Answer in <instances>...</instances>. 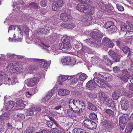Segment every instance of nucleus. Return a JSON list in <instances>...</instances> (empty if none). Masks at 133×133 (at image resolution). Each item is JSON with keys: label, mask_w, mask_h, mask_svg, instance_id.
Segmentation results:
<instances>
[{"label": "nucleus", "mask_w": 133, "mask_h": 133, "mask_svg": "<svg viewBox=\"0 0 133 133\" xmlns=\"http://www.w3.org/2000/svg\"><path fill=\"white\" fill-rule=\"evenodd\" d=\"M99 97L101 102L107 106L110 104V105H113L114 101L110 99H109L107 96L103 92H100L99 94Z\"/></svg>", "instance_id": "obj_1"}, {"label": "nucleus", "mask_w": 133, "mask_h": 133, "mask_svg": "<svg viewBox=\"0 0 133 133\" xmlns=\"http://www.w3.org/2000/svg\"><path fill=\"white\" fill-rule=\"evenodd\" d=\"M93 80L95 82L96 85L102 88L104 87V80L101 79V77H102V75L99 74H98L97 72H95Z\"/></svg>", "instance_id": "obj_2"}, {"label": "nucleus", "mask_w": 133, "mask_h": 133, "mask_svg": "<svg viewBox=\"0 0 133 133\" xmlns=\"http://www.w3.org/2000/svg\"><path fill=\"white\" fill-rule=\"evenodd\" d=\"M83 124L85 127L90 130H93L96 128V123L89 119H87L84 120Z\"/></svg>", "instance_id": "obj_3"}, {"label": "nucleus", "mask_w": 133, "mask_h": 133, "mask_svg": "<svg viewBox=\"0 0 133 133\" xmlns=\"http://www.w3.org/2000/svg\"><path fill=\"white\" fill-rule=\"evenodd\" d=\"M102 127L107 130H111L114 128L115 124L110 121L104 120L101 122Z\"/></svg>", "instance_id": "obj_4"}, {"label": "nucleus", "mask_w": 133, "mask_h": 133, "mask_svg": "<svg viewBox=\"0 0 133 133\" xmlns=\"http://www.w3.org/2000/svg\"><path fill=\"white\" fill-rule=\"evenodd\" d=\"M90 35L91 37L95 40V44H96V42L98 43L101 42V38L103 36L100 32L97 31H94L91 32Z\"/></svg>", "instance_id": "obj_5"}, {"label": "nucleus", "mask_w": 133, "mask_h": 133, "mask_svg": "<svg viewBox=\"0 0 133 133\" xmlns=\"http://www.w3.org/2000/svg\"><path fill=\"white\" fill-rule=\"evenodd\" d=\"M93 18L90 16L83 15L80 17L79 20L85 23L86 25H89L92 23Z\"/></svg>", "instance_id": "obj_6"}, {"label": "nucleus", "mask_w": 133, "mask_h": 133, "mask_svg": "<svg viewBox=\"0 0 133 133\" xmlns=\"http://www.w3.org/2000/svg\"><path fill=\"white\" fill-rule=\"evenodd\" d=\"M119 77L124 81H127L130 77L129 75L126 70H122L119 76Z\"/></svg>", "instance_id": "obj_7"}, {"label": "nucleus", "mask_w": 133, "mask_h": 133, "mask_svg": "<svg viewBox=\"0 0 133 133\" xmlns=\"http://www.w3.org/2000/svg\"><path fill=\"white\" fill-rule=\"evenodd\" d=\"M109 54L112 58L113 62H120V59L122 56L118 55L112 50H110L108 52Z\"/></svg>", "instance_id": "obj_8"}, {"label": "nucleus", "mask_w": 133, "mask_h": 133, "mask_svg": "<svg viewBox=\"0 0 133 133\" xmlns=\"http://www.w3.org/2000/svg\"><path fill=\"white\" fill-rule=\"evenodd\" d=\"M79 100H76L73 99H70L69 101V106L70 108L72 110L77 108L78 105L80 102Z\"/></svg>", "instance_id": "obj_9"}, {"label": "nucleus", "mask_w": 133, "mask_h": 133, "mask_svg": "<svg viewBox=\"0 0 133 133\" xmlns=\"http://www.w3.org/2000/svg\"><path fill=\"white\" fill-rule=\"evenodd\" d=\"M88 5L82 3H79L77 5V9L79 11L86 13L87 12Z\"/></svg>", "instance_id": "obj_10"}, {"label": "nucleus", "mask_w": 133, "mask_h": 133, "mask_svg": "<svg viewBox=\"0 0 133 133\" xmlns=\"http://www.w3.org/2000/svg\"><path fill=\"white\" fill-rule=\"evenodd\" d=\"M18 28V32L19 34V36H18V37L17 39L15 38V34L14 35V37L11 38L10 37L9 38V41L10 42H16L17 40L19 42L22 41V35L21 34V28L19 26H17Z\"/></svg>", "instance_id": "obj_11"}, {"label": "nucleus", "mask_w": 133, "mask_h": 133, "mask_svg": "<svg viewBox=\"0 0 133 133\" xmlns=\"http://www.w3.org/2000/svg\"><path fill=\"white\" fill-rule=\"evenodd\" d=\"M16 64L15 63H9L6 67L7 70L8 72H10L11 74L16 73L17 71H19L17 69H15L16 68Z\"/></svg>", "instance_id": "obj_12"}, {"label": "nucleus", "mask_w": 133, "mask_h": 133, "mask_svg": "<svg viewBox=\"0 0 133 133\" xmlns=\"http://www.w3.org/2000/svg\"><path fill=\"white\" fill-rule=\"evenodd\" d=\"M120 103L122 110L126 111L128 109L129 104L126 99L122 98L120 102Z\"/></svg>", "instance_id": "obj_13"}, {"label": "nucleus", "mask_w": 133, "mask_h": 133, "mask_svg": "<svg viewBox=\"0 0 133 133\" xmlns=\"http://www.w3.org/2000/svg\"><path fill=\"white\" fill-rule=\"evenodd\" d=\"M28 101H23L22 99L18 100L16 102L17 107L19 109L23 108L26 105V104H28Z\"/></svg>", "instance_id": "obj_14"}, {"label": "nucleus", "mask_w": 133, "mask_h": 133, "mask_svg": "<svg viewBox=\"0 0 133 133\" xmlns=\"http://www.w3.org/2000/svg\"><path fill=\"white\" fill-rule=\"evenodd\" d=\"M17 82H18V81L17 78L15 77H14L11 78L8 77L6 82H4V84H8L9 85H14Z\"/></svg>", "instance_id": "obj_15"}, {"label": "nucleus", "mask_w": 133, "mask_h": 133, "mask_svg": "<svg viewBox=\"0 0 133 133\" xmlns=\"http://www.w3.org/2000/svg\"><path fill=\"white\" fill-rule=\"evenodd\" d=\"M61 19L65 21H70L71 19V17L69 13H62L60 15Z\"/></svg>", "instance_id": "obj_16"}, {"label": "nucleus", "mask_w": 133, "mask_h": 133, "mask_svg": "<svg viewBox=\"0 0 133 133\" xmlns=\"http://www.w3.org/2000/svg\"><path fill=\"white\" fill-rule=\"evenodd\" d=\"M129 116L128 115L124 114L120 116L119 119V123H125L129 120Z\"/></svg>", "instance_id": "obj_17"}, {"label": "nucleus", "mask_w": 133, "mask_h": 133, "mask_svg": "<svg viewBox=\"0 0 133 133\" xmlns=\"http://www.w3.org/2000/svg\"><path fill=\"white\" fill-rule=\"evenodd\" d=\"M15 104L14 101H10L5 103L4 104V108L6 110H9L12 109L14 107Z\"/></svg>", "instance_id": "obj_18"}, {"label": "nucleus", "mask_w": 133, "mask_h": 133, "mask_svg": "<svg viewBox=\"0 0 133 133\" xmlns=\"http://www.w3.org/2000/svg\"><path fill=\"white\" fill-rule=\"evenodd\" d=\"M96 86L95 82L94 80H90L86 84L87 88L91 90L95 88Z\"/></svg>", "instance_id": "obj_19"}, {"label": "nucleus", "mask_w": 133, "mask_h": 133, "mask_svg": "<svg viewBox=\"0 0 133 133\" xmlns=\"http://www.w3.org/2000/svg\"><path fill=\"white\" fill-rule=\"evenodd\" d=\"M8 75L5 72L0 71V84L1 83L2 84V81H4V83L6 82L8 78Z\"/></svg>", "instance_id": "obj_20"}, {"label": "nucleus", "mask_w": 133, "mask_h": 133, "mask_svg": "<svg viewBox=\"0 0 133 133\" xmlns=\"http://www.w3.org/2000/svg\"><path fill=\"white\" fill-rule=\"evenodd\" d=\"M71 48V45L66 44L65 43L62 42L59 44V49L63 51H66Z\"/></svg>", "instance_id": "obj_21"}, {"label": "nucleus", "mask_w": 133, "mask_h": 133, "mask_svg": "<svg viewBox=\"0 0 133 133\" xmlns=\"http://www.w3.org/2000/svg\"><path fill=\"white\" fill-rule=\"evenodd\" d=\"M53 91L54 92V89H52L51 91L48 92L46 96L42 98V101L43 102H45L50 98L53 95Z\"/></svg>", "instance_id": "obj_22"}, {"label": "nucleus", "mask_w": 133, "mask_h": 133, "mask_svg": "<svg viewBox=\"0 0 133 133\" xmlns=\"http://www.w3.org/2000/svg\"><path fill=\"white\" fill-rule=\"evenodd\" d=\"M112 62H111L107 56H103L101 63L102 62L103 63H105L106 65H112L113 63Z\"/></svg>", "instance_id": "obj_23"}, {"label": "nucleus", "mask_w": 133, "mask_h": 133, "mask_svg": "<svg viewBox=\"0 0 133 133\" xmlns=\"http://www.w3.org/2000/svg\"><path fill=\"white\" fill-rule=\"evenodd\" d=\"M71 61V58L70 57H66L62 58L61 62L63 65H68Z\"/></svg>", "instance_id": "obj_24"}, {"label": "nucleus", "mask_w": 133, "mask_h": 133, "mask_svg": "<svg viewBox=\"0 0 133 133\" xmlns=\"http://www.w3.org/2000/svg\"><path fill=\"white\" fill-rule=\"evenodd\" d=\"M77 109L76 108L74 110H68L67 111V113L68 115L71 117H75L77 115Z\"/></svg>", "instance_id": "obj_25"}, {"label": "nucleus", "mask_w": 133, "mask_h": 133, "mask_svg": "<svg viewBox=\"0 0 133 133\" xmlns=\"http://www.w3.org/2000/svg\"><path fill=\"white\" fill-rule=\"evenodd\" d=\"M70 93L69 91L64 89H59L58 91V94L59 95L62 96H65L68 95Z\"/></svg>", "instance_id": "obj_26"}, {"label": "nucleus", "mask_w": 133, "mask_h": 133, "mask_svg": "<svg viewBox=\"0 0 133 133\" xmlns=\"http://www.w3.org/2000/svg\"><path fill=\"white\" fill-rule=\"evenodd\" d=\"M121 91L119 89L116 90L113 93L112 96L115 100H117L120 96Z\"/></svg>", "instance_id": "obj_27"}, {"label": "nucleus", "mask_w": 133, "mask_h": 133, "mask_svg": "<svg viewBox=\"0 0 133 133\" xmlns=\"http://www.w3.org/2000/svg\"><path fill=\"white\" fill-rule=\"evenodd\" d=\"M15 119L16 121H21L24 119L25 118L24 115L22 114H16L14 116Z\"/></svg>", "instance_id": "obj_28"}, {"label": "nucleus", "mask_w": 133, "mask_h": 133, "mask_svg": "<svg viewBox=\"0 0 133 133\" xmlns=\"http://www.w3.org/2000/svg\"><path fill=\"white\" fill-rule=\"evenodd\" d=\"M79 105H81L82 107L78 110V108H76L77 109V113H82L84 112L85 111V103L83 101H81L79 103Z\"/></svg>", "instance_id": "obj_29"}, {"label": "nucleus", "mask_w": 133, "mask_h": 133, "mask_svg": "<svg viewBox=\"0 0 133 133\" xmlns=\"http://www.w3.org/2000/svg\"><path fill=\"white\" fill-rule=\"evenodd\" d=\"M38 7V4L35 2H31L29 4L28 8L31 10L36 9Z\"/></svg>", "instance_id": "obj_30"}, {"label": "nucleus", "mask_w": 133, "mask_h": 133, "mask_svg": "<svg viewBox=\"0 0 133 133\" xmlns=\"http://www.w3.org/2000/svg\"><path fill=\"white\" fill-rule=\"evenodd\" d=\"M62 42L65 43L66 44H69V45H71L70 38L67 36H64L62 39Z\"/></svg>", "instance_id": "obj_31"}, {"label": "nucleus", "mask_w": 133, "mask_h": 133, "mask_svg": "<svg viewBox=\"0 0 133 133\" xmlns=\"http://www.w3.org/2000/svg\"><path fill=\"white\" fill-rule=\"evenodd\" d=\"M25 82L28 86L32 87L35 85V84L31 78L25 80Z\"/></svg>", "instance_id": "obj_32"}, {"label": "nucleus", "mask_w": 133, "mask_h": 133, "mask_svg": "<svg viewBox=\"0 0 133 133\" xmlns=\"http://www.w3.org/2000/svg\"><path fill=\"white\" fill-rule=\"evenodd\" d=\"M95 9L94 7L88 5L87 12L90 15H93L95 11Z\"/></svg>", "instance_id": "obj_33"}, {"label": "nucleus", "mask_w": 133, "mask_h": 133, "mask_svg": "<svg viewBox=\"0 0 133 133\" xmlns=\"http://www.w3.org/2000/svg\"><path fill=\"white\" fill-rule=\"evenodd\" d=\"M77 76H79V79L81 81H83L85 80L87 77V75L81 72L79 73L77 75Z\"/></svg>", "instance_id": "obj_34"}, {"label": "nucleus", "mask_w": 133, "mask_h": 133, "mask_svg": "<svg viewBox=\"0 0 133 133\" xmlns=\"http://www.w3.org/2000/svg\"><path fill=\"white\" fill-rule=\"evenodd\" d=\"M126 42H127L125 41L122 38L119 39L116 41V42L117 46L119 47L123 45Z\"/></svg>", "instance_id": "obj_35"}, {"label": "nucleus", "mask_w": 133, "mask_h": 133, "mask_svg": "<svg viewBox=\"0 0 133 133\" xmlns=\"http://www.w3.org/2000/svg\"><path fill=\"white\" fill-rule=\"evenodd\" d=\"M73 133H88L85 130L79 128H75L72 131Z\"/></svg>", "instance_id": "obj_36"}, {"label": "nucleus", "mask_w": 133, "mask_h": 133, "mask_svg": "<svg viewBox=\"0 0 133 133\" xmlns=\"http://www.w3.org/2000/svg\"><path fill=\"white\" fill-rule=\"evenodd\" d=\"M91 62L94 65H96L99 63H101V61L100 60V59L96 57H94L91 58Z\"/></svg>", "instance_id": "obj_37"}, {"label": "nucleus", "mask_w": 133, "mask_h": 133, "mask_svg": "<svg viewBox=\"0 0 133 133\" xmlns=\"http://www.w3.org/2000/svg\"><path fill=\"white\" fill-rule=\"evenodd\" d=\"M6 115L7 114L5 113L0 116V133L1 132L3 128V126L1 125V123H2L3 120L5 119L6 117H5V116H6Z\"/></svg>", "instance_id": "obj_38"}, {"label": "nucleus", "mask_w": 133, "mask_h": 133, "mask_svg": "<svg viewBox=\"0 0 133 133\" xmlns=\"http://www.w3.org/2000/svg\"><path fill=\"white\" fill-rule=\"evenodd\" d=\"M106 5L102 1H99L98 3L99 6L100 8L105 11H108V9L106 8Z\"/></svg>", "instance_id": "obj_39"}, {"label": "nucleus", "mask_w": 133, "mask_h": 133, "mask_svg": "<svg viewBox=\"0 0 133 133\" xmlns=\"http://www.w3.org/2000/svg\"><path fill=\"white\" fill-rule=\"evenodd\" d=\"M66 80V75H61L59 76L58 79V81L59 82V84L60 85H62V84L61 82H64Z\"/></svg>", "instance_id": "obj_40"}, {"label": "nucleus", "mask_w": 133, "mask_h": 133, "mask_svg": "<svg viewBox=\"0 0 133 133\" xmlns=\"http://www.w3.org/2000/svg\"><path fill=\"white\" fill-rule=\"evenodd\" d=\"M49 32V30L47 28H41L39 30V34H46L48 33Z\"/></svg>", "instance_id": "obj_41"}, {"label": "nucleus", "mask_w": 133, "mask_h": 133, "mask_svg": "<svg viewBox=\"0 0 133 133\" xmlns=\"http://www.w3.org/2000/svg\"><path fill=\"white\" fill-rule=\"evenodd\" d=\"M34 110H33V107L30 108L29 109L27 110L25 114L26 116H31L34 114Z\"/></svg>", "instance_id": "obj_42"}, {"label": "nucleus", "mask_w": 133, "mask_h": 133, "mask_svg": "<svg viewBox=\"0 0 133 133\" xmlns=\"http://www.w3.org/2000/svg\"><path fill=\"white\" fill-rule=\"evenodd\" d=\"M133 129V126L131 124H129L127 128L124 133H131Z\"/></svg>", "instance_id": "obj_43"}, {"label": "nucleus", "mask_w": 133, "mask_h": 133, "mask_svg": "<svg viewBox=\"0 0 133 133\" xmlns=\"http://www.w3.org/2000/svg\"><path fill=\"white\" fill-rule=\"evenodd\" d=\"M128 29V31H127L126 35L128 37H132L133 38V30H132L131 28H129Z\"/></svg>", "instance_id": "obj_44"}, {"label": "nucleus", "mask_w": 133, "mask_h": 133, "mask_svg": "<svg viewBox=\"0 0 133 133\" xmlns=\"http://www.w3.org/2000/svg\"><path fill=\"white\" fill-rule=\"evenodd\" d=\"M56 34H53L48 37L47 39L50 42H54L57 38Z\"/></svg>", "instance_id": "obj_45"}, {"label": "nucleus", "mask_w": 133, "mask_h": 133, "mask_svg": "<svg viewBox=\"0 0 133 133\" xmlns=\"http://www.w3.org/2000/svg\"><path fill=\"white\" fill-rule=\"evenodd\" d=\"M42 63H43L42 64L43 65L42 67L45 68L49 66L50 64L51 63V61H49L48 62L47 61L44 59Z\"/></svg>", "instance_id": "obj_46"}, {"label": "nucleus", "mask_w": 133, "mask_h": 133, "mask_svg": "<svg viewBox=\"0 0 133 133\" xmlns=\"http://www.w3.org/2000/svg\"><path fill=\"white\" fill-rule=\"evenodd\" d=\"M88 108L90 110L93 111H96L97 110L96 107L91 103L88 104Z\"/></svg>", "instance_id": "obj_47"}, {"label": "nucleus", "mask_w": 133, "mask_h": 133, "mask_svg": "<svg viewBox=\"0 0 133 133\" xmlns=\"http://www.w3.org/2000/svg\"><path fill=\"white\" fill-rule=\"evenodd\" d=\"M121 27L122 31L126 32L128 31L127 29H128V28L125 24L123 23H121Z\"/></svg>", "instance_id": "obj_48"}, {"label": "nucleus", "mask_w": 133, "mask_h": 133, "mask_svg": "<svg viewBox=\"0 0 133 133\" xmlns=\"http://www.w3.org/2000/svg\"><path fill=\"white\" fill-rule=\"evenodd\" d=\"M114 23L111 21H108L105 24V28L109 29L113 25Z\"/></svg>", "instance_id": "obj_49"}, {"label": "nucleus", "mask_w": 133, "mask_h": 133, "mask_svg": "<svg viewBox=\"0 0 133 133\" xmlns=\"http://www.w3.org/2000/svg\"><path fill=\"white\" fill-rule=\"evenodd\" d=\"M109 31L110 32H116L117 30V28L116 26L114 25V23L113 24V25H112L111 27L108 29Z\"/></svg>", "instance_id": "obj_50"}, {"label": "nucleus", "mask_w": 133, "mask_h": 133, "mask_svg": "<svg viewBox=\"0 0 133 133\" xmlns=\"http://www.w3.org/2000/svg\"><path fill=\"white\" fill-rule=\"evenodd\" d=\"M105 113H106L110 115V116H113L114 112L113 111L109 109H105L104 110Z\"/></svg>", "instance_id": "obj_51"}, {"label": "nucleus", "mask_w": 133, "mask_h": 133, "mask_svg": "<svg viewBox=\"0 0 133 133\" xmlns=\"http://www.w3.org/2000/svg\"><path fill=\"white\" fill-rule=\"evenodd\" d=\"M26 133H34V129L32 127H28L26 130Z\"/></svg>", "instance_id": "obj_52"}, {"label": "nucleus", "mask_w": 133, "mask_h": 133, "mask_svg": "<svg viewBox=\"0 0 133 133\" xmlns=\"http://www.w3.org/2000/svg\"><path fill=\"white\" fill-rule=\"evenodd\" d=\"M82 50L84 52L90 53L91 51L89 48L86 46H83L82 49Z\"/></svg>", "instance_id": "obj_53"}, {"label": "nucleus", "mask_w": 133, "mask_h": 133, "mask_svg": "<svg viewBox=\"0 0 133 133\" xmlns=\"http://www.w3.org/2000/svg\"><path fill=\"white\" fill-rule=\"evenodd\" d=\"M51 133H63L61 131L58 129L56 128H53L50 130Z\"/></svg>", "instance_id": "obj_54"}, {"label": "nucleus", "mask_w": 133, "mask_h": 133, "mask_svg": "<svg viewBox=\"0 0 133 133\" xmlns=\"http://www.w3.org/2000/svg\"><path fill=\"white\" fill-rule=\"evenodd\" d=\"M46 125L49 127L51 128L53 125V122L51 120L46 121L45 122Z\"/></svg>", "instance_id": "obj_55"}, {"label": "nucleus", "mask_w": 133, "mask_h": 133, "mask_svg": "<svg viewBox=\"0 0 133 133\" xmlns=\"http://www.w3.org/2000/svg\"><path fill=\"white\" fill-rule=\"evenodd\" d=\"M111 41L110 40L109 38H107V37H105L103 40V43L106 45H107V44H108V43L110 41Z\"/></svg>", "instance_id": "obj_56"}, {"label": "nucleus", "mask_w": 133, "mask_h": 133, "mask_svg": "<svg viewBox=\"0 0 133 133\" xmlns=\"http://www.w3.org/2000/svg\"><path fill=\"white\" fill-rule=\"evenodd\" d=\"M106 8L108 9V11H106L108 12H110V10H112L114 9L113 7L110 4H108L106 5Z\"/></svg>", "instance_id": "obj_57"}, {"label": "nucleus", "mask_w": 133, "mask_h": 133, "mask_svg": "<svg viewBox=\"0 0 133 133\" xmlns=\"http://www.w3.org/2000/svg\"><path fill=\"white\" fill-rule=\"evenodd\" d=\"M89 117L91 119L95 120L97 118V115L95 113H91L90 114Z\"/></svg>", "instance_id": "obj_58"}, {"label": "nucleus", "mask_w": 133, "mask_h": 133, "mask_svg": "<svg viewBox=\"0 0 133 133\" xmlns=\"http://www.w3.org/2000/svg\"><path fill=\"white\" fill-rule=\"evenodd\" d=\"M35 61L37 62V63H38L39 66L42 67L43 64V61L44 59H35Z\"/></svg>", "instance_id": "obj_59"}, {"label": "nucleus", "mask_w": 133, "mask_h": 133, "mask_svg": "<svg viewBox=\"0 0 133 133\" xmlns=\"http://www.w3.org/2000/svg\"><path fill=\"white\" fill-rule=\"evenodd\" d=\"M56 3L59 8H60L62 7L63 5L64 2L63 0H58Z\"/></svg>", "instance_id": "obj_60"}, {"label": "nucleus", "mask_w": 133, "mask_h": 133, "mask_svg": "<svg viewBox=\"0 0 133 133\" xmlns=\"http://www.w3.org/2000/svg\"><path fill=\"white\" fill-rule=\"evenodd\" d=\"M59 7L56 3H54L52 5V8L54 11L57 10L59 9Z\"/></svg>", "instance_id": "obj_61"}, {"label": "nucleus", "mask_w": 133, "mask_h": 133, "mask_svg": "<svg viewBox=\"0 0 133 133\" xmlns=\"http://www.w3.org/2000/svg\"><path fill=\"white\" fill-rule=\"evenodd\" d=\"M31 78L33 80L34 84H35V85L38 83L39 81V79L38 77H35L32 78Z\"/></svg>", "instance_id": "obj_62"}, {"label": "nucleus", "mask_w": 133, "mask_h": 133, "mask_svg": "<svg viewBox=\"0 0 133 133\" xmlns=\"http://www.w3.org/2000/svg\"><path fill=\"white\" fill-rule=\"evenodd\" d=\"M88 96L89 97L93 98H95L97 97L96 94L94 93H89Z\"/></svg>", "instance_id": "obj_63"}, {"label": "nucleus", "mask_w": 133, "mask_h": 133, "mask_svg": "<svg viewBox=\"0 0 133 133\" xmlns=\"http://www.w3.org/2000/svg\"><path fill=\"white\" fill-rule=\"evenodd\" d=\"M120 70V68L119 67L116 66L114 67L113 68V71L114 72L117 73Z\"/></svg>", "instance_id": "obj_64"}]
</instances>
